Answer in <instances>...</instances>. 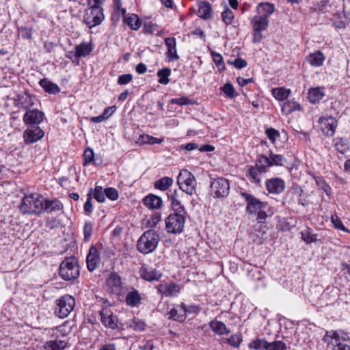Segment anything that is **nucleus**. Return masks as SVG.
<instances>
[{
  "label": "nucleus",
  "instance_id": "1",
  "mask_svg": "<svg viewBox=\"0 0 350 350\" xmlns=\"http://www.w3.org/2000/svg\"><path fill=\"white\" fill-rule=\"evenodd\" d=\"M159 241L160 236L156 230H147L139 238L137 249L141 254H148L157 249Z\"/></svg>",
  "mask_w": 350,
  "mask_h": 350
},
{
  "label": "nucleus",
  "instance_id": "2",
  "mask_svg": "<svg viewBox=\"0 0 350 350\" xmlns=\"http://www.w3.org/2000/svg\"><path fill=\"white\" fill-rule=\"evenodd\" d=\"M44 198L38 194L33 193L25 196L19 206V209L23 214L40 215L43 213Z\"/></svg>",
  "mask_w": 350,
  "mask_h": 350
},
{
  "label": "nucleus",
  "instance_id": "3",
  "mask_svg": "<svg viewBox=\"0 0 350 350\" xmlns=\"http://www.w3.org/2000/svg\"><path fill=\"white\" fill-rule=\"evenodd\" d=\"M59 273L64 280H72L79 275L77 260L74 256L66 258L60 264Z\"/></svg>",
  "mask_w": 350,
  "mask_h": 350
},
{
  "label": "nucleus",
  "instance_id": "4",
  "mask_svg": "<svg viewBox=\"0 0 350 350\" xmlns=\"http://www.w3.org/2000/svg\"><path fill=\"white\" fill-rule=\"evenodd\" d=\"M165 219V229L168 233L180 234L183 231L187 211H174Z\"/></svg>",
  "mask_w": 350,
  "mask_h": 350
},
{
  "label": "nucleus",
  "instance_id": "5",
  "mask_svg": "<svg viewBox=\"0 0 350 350\" xmlns=\"http://www.w3.org/2000/svg\"><path fill=\"white\" fill-rule=\"evenodd\" d=\"M179 189L187 195L192 196L196 192V180L193 174L187 170H181L177 177Z\"/></svg>",
  "mask_w": 350,
  "mask_h": 350
},
{
  "label": "nucleus",
  "instance_id": "6",
  "mask_svg": "<svg viewBox=\"0 0 350 350\" xmlns=\"http://www.w3.org/2000/svg\"><path fill=\"white\" fill-rule=\"evenodd\" d=\"M75 306L74 297L69 295H65L56 301L55 313L58 317L64 319L73 310Z\"/></svg>",
  "mask_w": 350,
  "mask_h": 350
},
{
  "label": "nucleus",
  "instance_id": "7",
  "mask_svg": "<svg viewBox=\"0 0 350 350\" xmlns=\"http://www.w3.org/2000/svg\"><path fill=\"white\" fill-rule=\"evenodd\" d=\"M230 183L224 178L214 179L211 184V193L213 198H224L229 193Z\"/></svg>",
  "mask_w": 350,
  "mask_h": 350
},
{
  "label": "nucleus",
  "instance_id": "8",
  "mask_svg": "<svg viewBox=\"0 0 350 350\" xmlns=\"http://www.w3.org/2000/svg\"><path fill=\"white\" fill-rule=\"evenodd\" d=\"M240 195L245 198L247 202L246 212L249 215L256 214L261 209H266L267 206V203L261 202L259 199L247 192H241Z\"/></svg>",
  "mask_w": 350,
  "mask_h": 350
},
{
  "label": "nucleus",
  "instance_id": "9",
  "mask_svg": "<svg viewBox=\"0 0 350 350\" xmlns=\"http://www.w3.org/2000/svg\"><path fill=\"white\" fill-rule=\"evenodd\" d=\"M106 0H89V10H91L92 18V25H89V29L92 27L100 25L104 19V14L101 5Z\"/></svg>",
  "mask_w": 350,
  "mask_h": 350
},
{
  "label": "nucleus",
  "instance_id": "10",
  "mask_svg": "<svg viewBox=\"0 0 350 350\" xmlns=\"http://www.w3.org/2000/svg\"><path fill=\"white\" fill-rule=\"evenodd\" d=\"M157 293L167 297H177L181 290L180 285L173 282L161 283L157 286Z\"/></svg>",
  "mask_w": 350,
  "mask_h": 350
},
{
  "label": "nucleus",
  "instance_id": "11",
  "mask_svg": "<svg viewBox=\"0 0 350 350\" xmlns=\"http://www.w3.org/2000/svg\"><path fill=\"white\" fill-rule=\"evenodd\" d=\"M184 193L182 190L178 191L174 189V191H170L167 193L168 198L171 201L172 208L174 211L183 212L185 210L183 202H185V198H187V196Z\"/></svg>",
  "mask_w": 350,
  "mask_h": 350
},
{
  "label": "nucleus",
  "instance_id": "12",
  "mask_svg": "<svg viewBox=\"0 0 350 350\" xmlns=\"http://www.w3.org/2000/svg\"><path fill=\"white\" fill-rule=\"evenodd\" d=\"M318 122L323 134L328 137L334 135L338 125V121L336 118L332 116L327 118L321 117Z\"/></svg>",
  "mask_w": 350,
  "mask_h": 350
},
{
  "label": "nucleus",
  "instance_id": "13",
  "mask_svg": "<svg viewBox=\"0 0 350 350\" xmlns=\"http://www.w3.org/2000/svg\"><path fill=\"white\" fill-rule=\"evenodd\" d=\"M13 100L15 107L26 111L34 105L32 96L26 92L17 94L13 98Z\"/></svg>",
  "mask_w": 350,
  "mask_h": 350
},
{
  "label": "nucleus",
  "instance_id": "14",
  "mask_svg": "<svg viewBox=\"0 0 350 350\" xmlns=\"http://www.w3.org/2000/svg\"><path fill=\"white\" fill-rule=\"evenodd\" d=\"M100 319L103 324L110 329H116L118 327V319L113 315L109 308H103L100 312Z\"/></svg>",
  "mask_w": 350,
  "mask_h": 350
},
{
  "label": "nucleus",
  "instance_id": "15",
  "mask_svg": "<svg viewBox=\"0 0 350 350\" xmlns=\"http://www.w3.org/2000/svg\"><path fill=\"white\" fill-rule=\"evenodd\" d=\"M44 118V113L36 109L27 110L23 116V120L25 124H39Z\"/></svg>",
  "mask_w": 350,
  "mask_h": 350
},
{
  "label": "nucleus",
  "instance_id": "16",
  "mask_svg": "<svg viewBox=\"0 0 350 350\" xmlns=\"http://www.w3.org/2000/svg\"><path fill=\"white\" fill-rule=\"evenodd\" d=\"M44 135V131L39 126H31L25 131L23 137L26 144H33L42 139Z\"/></svg>",
  "mask_w": 350,
  "mask_h": 350
},
{
  "label": "nucleus",
  "instance_id": "17",
  "mask_svg": "<svg viewBox=\"0 0 350 350\" xmlns=\"http://www.w3.org/2000/svg\"><path fill=\"white\" fill-rule=\"evenodd\" d=\"M190 311L184 303H181L179 308H172L167 314L169 319L183 322L187 317V313Z\"/></svg>",
  "mask_w": 350,
  "mask_h": 350
},
{
  "label": "nucleus",
  "instance_id": "18",
  "mask_svg": "<svg viewBox=\"0 0 350 350\" xmlns=\"http://www.w3.org/2000/svg\"><path fill=\"white\" fill-rule=\"evenodd\" d=\"M165 44L167 47L165 53L166 58L169 62H174L179 59L176 50V40L174 37H168L165 39Z\"/></svg>",
  "mask_w": 350,
  "mask_h": 350
},
{
  "label": "nucleus",
  "instance_id": "19",
  "mask_svg": "<svg viewBox=\"0 0 350 350\" xmlns=\"http://www.w3.org/2000/svg\"><path fill=\"white\" fill-rule=\"evenodd\" d=\"M141 277L146 281L159 280L163 275L162 273L156 269L143 265L139 270Z\"/></svg>",
  "mask_w": 350,
  "mask_h": 350
},
{
  "label": "nucleus",
  "instance_id": "20",
  "mask_svg": "<svg viewBox=\"0 0 350 350\" xmlns=\"http://www.w3.org/2000/svg\"><path fill=\"white\" fill-rule=\"evenodd\" d=\"M266 188L269 193L279 194L285 188L284 181L279 178H273L266 181Z\"/></svg>",
  "mask_w": 350,
  "mask_h": 350
},
{
  "label": "nucleus",
  "instance_id": "21",
  "mask_svg": "<svg viewBox=\"0 0 350 350\" xmlns=\"http://www.w3.org/2000/svg\"><path fill=\"white\" fill-rule=\"evenodd\" d=\"M269 19L266 16L260 15L255 16L251 21L253 31H262L267 29L269 26Z\"/></svg>",
  "mask_w": 350,
  "mask_h": 350
},
{
  "label": "nucleus",
  "instance_id": "22",
  "mask_svg": "<svg viewBox=\"0 0 350 350\" xmlns=\"http://www.w3.org/2000/svg\"><path fill=\"white\" fill-rule=\"evenodd\" d=\"M143 203L150 209H158L162 206L163 200L161 197L150 193L143 199Z\"/></svg>",
  "mask_w": 350,
  "mask_h": 350
},
{
  "label": "nucleus",
  "instance_id": "23",
  "mask_svg": "<svg viewBox=\"0 0 350 350\" xmlns=\"http://www.w3.org/2000/svg\"><path fill=\"white\" fill-rule=\"evenodd\" d=\"M43 213H53L62 211L63 204L57 199L46 200L44 198Z\"/></svg>",
  "mask_w": 350,
  "mask_h": 350
},
{
  "label": "nucleus",
  "instance_id": "24",
  "mask_svg": "<svg viewBox=\"0 0 350 350\" xmlns=\"http://www.w3.org/2000/svg\"><path fill=\"white\" fill-rule=\"evenodd\" d=\"M67 345L66 340L56 338L46 341L43 348L44 350H64Z\"/></svg>",
  "mask_w": 350,
  "mask_h": 350
},
{
  "label": "nucleus",
  "instance_id": "25",
  "mask_svg": "<svg viewBox=\"0 0 350 350\" xmlns=\"http://www.w3.org/2000/svg\"><path fill=\"white\" fill-rule=\"evenodd\" d=\"M323 88L317 87L308 90V98L310 103L315 104L319 102L325 96Z\"/></svg>",
  "mask_w": 350,
  "mask_h": 350
},
{
  "label": "nucleus",
  "instance_id": "26",
  "mask_svg": "<svg viewBox=\"0 0 350 350\" xmlns=\"http://www.w3.org/2000/svg\"><path fill=\"white\" fill-rule=\"evenodd\" d=\"M92 197L98 202H104L105 200V189L103 190V187L100 186H96L94 191L91 190L89 191V200ZM92 204L90 200H89V213L92 211Z\"/></svg>",
  "mask_w": 350,
  "mask_h": 350
},
{
  "label": "nucleus",
  "instance_id": "27",
  "mask_svg": "<svg viewBox=\"0 0 350 350\" xmlns=\"http://www.w3.org/2000/svg\"><path fill=\"white\" fill-rule=\"evenodd\" d=\"M142 299V295L135 288L129 291L126 296V303L131 307H136L141 304Z\"/></svg>",
  "mask_w": 350,
  "mask_h": 350
},
{
  "label": "nucleus",
  "instance_id": "28",
  "mask_svg": "<svg viewBox=\"0 0 350 350\" xmlns=\"http://www.w3.org/2000/svg\"><path fill=\"white\" fill-rule=\"evenodd\" d=\"M100 262L99 253L94 246L89 249V271L94 270Z\"/></svg>",
  "mask_w": 350,
  "mask_h": 350
},
{
  "label": "nucleus",
  "instance_id": "29",
  "mask_svg": "<svg viewBox=\"0 0 350 350\" xmlns=\"http://www.w3.org/2000/svg\"><path fill=\"white\" fill-rule=\"evenodd\" d=\"M107 285L111 288L113 291L118 292L122 286V280L120 276L117 273H111L107 280Z\"/></svg>",
  "mask_w": 350,
  "mask_h": 350
},
{
  "label": "nucleus",
  "instance_id": "30",
  "mask_svg": "<svg viewBox=\"0 0 350 350\" xmlns=\"http://www.w3.org/2000/svg\"><path fill=\"white\" fill-rule=\"evenodd\" d=\"M39 84L44 89V90L49 94H56L61 90L60 88L57 84L54 83L46 78L40 79Z\"/></svg>",
  "mask_w": 350,
  "mask_h": 350
},
{
  "label": "nucleus",
  "instance_id": "31",
  "mask_svg": "<svg viewBox=\"0 0 350 350\" xmlns=\"http://www.w3.org/2000/svg\"><path fill=\"white\" fill-rule=\"evenodd\" d=\"M212 8L207 1H202L198 5V15L203 19H209L211 17Z\"/></svg>",
  "mask_w": 350,
  "mask_h": 350
},
{
  "label": "nucleus",
  "instance_id": "32",
  "mask_svg": "<svg viewBox=\"0 0 350 350\" xmlns=\"http://www.w3.org/2000/svg\"><path fill=\"white\" fill-rule=\"evenodd\" d=\"M275 11V6L270 3H260L257 8L258 15L266 16L268 19L269 16Z\"/></svg>",
  "mask_w": 350,
  "mask_h": 350
},
{
  "label": "nucleus",
  "instance_id": "33",
  "mask_svg": "<svg viewBox=\"0 0 350 350\" xmlns=\"http://www.w3.org/2000/svg\"><path fill=\"white\" fill-rule=\"evenodd\" d=\"M324 59H325V56H324L323 53L320 51H318L313 53H310L307 57L308 62L312 66H314V67L321 66L323 64Z\"/></svg>",
  "mask_w": 350,
  "mask_h": 350
},
{
  "label": "nucleus",
  "instance_id": "34",
  "mask_svg": "<svg viewBox=\"0 0 350 350\" xmlns=\"http://www.w3.org/2000/svg\"><path fill=\"white\" fill-rule=\"evenodd\" d=\"M209 325L211 329L217 334L224 335L230 333L226 325L221 321H212L210 322Z\"/></svg>",
  "mask_w": 350,
  "mask_h": 350
},
{
  "label": "nucleus",
  "instance_id": "35",
  "mask_svg": "<svg viewBox=\"0 0 350 350\" xmlns=\"http://www.w3.org/2000/svg\"><path fill=\"white\" fill-rule=\"evenodd\" d=\"M124 22L133 30H137L142 25V22L137 14H132L124 18Z\"/></svg>",
  "mask_w": 350,
  "mask_h": 350
},
{
  "label": "nucleus",
  "instance_id": "36",
  "mask_svg": "<svg viewBox=\"0 0 350 350\" xmlns=\"http://www.w3.org/2000/svg\"><path fill=\"white\" fill-rule=\"evenodd\" d=\"M334 141L336 150L338 152L344 154L345 152L349 150V146L347 139L343 137H336L334 139Z\"/></svg>",
  "mask_w": 350,
  "mask_h": 350
},
{
  "label": "nucleus",
  "instance_id": "37",
  "mask_svg": "<svg viewBox=\"0 0 350 350\" xmlns=\"http://www.w3.org/2000/svg\"><path fill=\"white\" fill-rule=\"evenodd\" d=\"M303 192L304 191L300 186H299L298 185H293L290 189L289 193L287 194L286 197V202L288 204L294 203L295 200L293 199V196L300 198L301 197Z\"/></svg>",
  "mask_w": 350,
  "mask_h": 350
},
{
  "label": "nucleus",
  "instance_id": "38",
  "mask_svg": "<svg viewBox=\"0 0 350 350\" xmlns=\"http://www.w3.org/2000/svg\"><path fill=\"white\" fill-rule=\"evenodd\" d=\"M173 182L172 178L165 176L154 183V187L161 191H165L173 184Z\"/></svg>",
  "mask_w": 350,
  "mask_h": 350
},
{
  "label": "nucleus",
  "instance_id": "39",
  "mask_svg": "<svg viewBox=\"0 0 350 350\" xmlns=\"http://www.w3.org/2000/svg\"><path fill=\"white\" fill-rule=\"evenodd\" d=\"M301 105L295 102V101H291V100H287L285 102L282 107V112L289 114L295 111H301Z\"/></svg>",
  "mask_w": 350,
  "mask_h": 350
},
{
  "label": "nucleus",
  "instance_id": "40",
  "mask_svg": "<svg viewBox=\"0 0 350 350\" xmlns=\"http://www.w3.org/2000/svg\"><path fill=\"white\" fill-rule=\"evenodd\" d=\"M256 165L260 168L262 172H266L267 167L272 166L269 156L262 154L258 156Z\"/></svg>",
  "mask_w": 350,
  "mask_h": 350
},
{
  "label": "nucleus",
  "instance_id": "41",
  "mask_svg": "<svg viewBox=\"0 0 350 350\" xmlns=\"http://www.w3.org/2000/svg\"><path fill=\"white\" fill-rule=\"evenodd\" d=\"M290 90L285 88H275L272 90V95L278 100H284L290 94Z\"/></svg>",
  "mask_w": 350,
  "mask_h": 350
},
{
  "label": "nucleus",
  "instance_id": "42",
  "mask_svg": "<svg viewBox=\"0 0 350 350\" xmlns=\"http://www.w3.org/2000/svg\"><path fill=\"white\" fill-rule=\"evenodd\" d=\"M171 72L172 70L170 68L159 69L157 71L158 82L161 84L167 85L170 82L168 77L170 76Z\"/></svg>",
  "mask_w": 350,
  "mask_h": 350
},
{
  "label": "nucleus",
  "instance_id": "43",
  "mask_svg": "<svg viewBox=\"0 0 350 350\" xmlns=\"http://www.w3.org/2000/svg\"><path fill=\"white\" fill-rule=\"evenodd\" d=\"M262 173H265L262 172L260 168L258 166L251 165L249 167V174L250 177V180L252 183H258L260 181V175Z\"/></svg>",
  "mask_w": 350,
  "mask_h": 350
},
{
  "label": "nucleus",
  "instance_id": "44",
  "mask_svg": "<svg viewBox=\"0 0 350 350\" xmlns=\"http://www.w3.org/2000/svg\"><path fill=\"white\" fill-rule=\"evenodd\" d=\"M139 142L142 144H161L163 142V139H159L149 135H142L139 137Z\"/></svg>",
  "mask_w": 350,
  "mask_h": 350
},
{
  "label": "nucleus",
  "instance_id": "45",
  "mask_svg": "<svg viewBox=\"0 0 350 350\" xmlns=\"http://www.w3.org/2000/svg\"><path fill=\"white\" fill-rule=\"evenodd\" d=\"M269 157L272 166H282L286 162V158L282 154H273L271 150H269Z\"/></svg>",
  "mask_w": 350,
  "mask_h": 350
},
{
  "label": "nucleus",
  "instance_id": "46",
  "mask_svg": "<svg viewBox=\"0 0 350 350\" xmlns=\"http://www.w3.org/2000/svg\"><path fill=\"white\" fill-rule=\"evenodd\" d=\"M234 18L233 12L227 6L221 13L222 21L226 25H229L232 23V21Z\"/></svg>",
  "mask_w": 350,
  "mask_h": 350
},
{
  "label": "nucleus",
  "instance_id": "47",
  "mask_svg": "<svg viewBox=\"0 0 350 350\" xmlns=\"http://www.w3.org/2000/svg\"><path fill=\"white\" fill-rule=\"evenodd\" d=\"M267 341L265 339L257 338L249 344V347L254 350H266Z\"/></svg>",
  "mask_w": 350,
  "mask_h": 350
},
{
  "label": "nucleus",
  "instance_id": "48",
  "mask_svg": "<svg viewBox=\"0 0 350 350\" xmlns=\"http://www.w3.org/2000/svg\"><path fill=\"white\" fill-rule=\"evenodd\" d=\"M301 239L308 244L316 242L317 235L310 232V229H306L301 232Z\"/></svg>",
  "mask_w": 350,
  "mask_h": 350
},
{
  "label": "nucleus",
  "instance_id": "49",
  "mask_svg": "<svg viewBox=\"0 0 350 350\" xmlns=\"http://www.w3.org/2000/svg\"><path fill=\"white\" fill-rule=\"evenodd\" d=\"M129 326L136 332H142L145 329L146 325L142 320L134 318L129 321Z\"/></svg>",
  "mask_w": 350,
  "mask_h": 350
},
{
  "label": "nucleus",
  "instance_id": "50",
  "mask_svg": "<svg viewBox=\"0 0 350 350\" xmlns=\"http://www.w3.org/2000/svg\"><path fill=\"white\" fill-rule=\"evenodd\" d=\"M211 55L214 63L219 68V70L221 71V70H224L225 68V65L221 55L213 51H211Z\"/></svg>",
  "mask_w": 350,
  "mask_h": 350
},
{
  "label": "nucleus",
  "instance_id": "51",
  "mask_svg": "<svg viewBox=\"0 0 350 350\" xmlns=\"http://www.w3.org/2000/svg\"><path fill=\"white\" fill-rule=\"evenodd\" d=\"M221 90L226 94V96L230 98H232L237 96L238 94H236L235 90L231 83H227L221 88Z\"/></svg>",
  "mask_w": 350,
  "mask_h": 350
},
{
  "label": "nucleus",
  "instance_id": "52",
  "mask_svg": "<svg viewBox=\"0 0 350 350\" xmlns=\"http://www.w3.org/2000/svg\"><path fill=\"white\" fill-rule=\"evenodd\" d=\"M266 350H286V345L282 341H274L273 342H268L266 346Z\"/></svg>",
  "mask_w": 350,
  "mask_h": 350
},
{
  "label": "nucleus",
  "instance_id": "53",
  "mask_svg": "<svg viewBox=\"0 0 350 350\" xmlns=\"http://www.w3.org/2000/svg\"><path fill=\"white\" fill-rule=\"evenodd\" d=\"M315 181H316L317 185L321 189H322L323 190V191L327 195H330L332 189L322 177H320V176L317 177L315 178Z\"/></svg>",
  "mask_w": 350,
  "mask_h": 350
},
{
  "label": "nucleus",
  "instance_id": "54",
  "mask_svg": "<svg viewBox=\"0 0 350 350\" xmlns=\"http://www.w3.org/2000/svg\"><path fill=\"white\" fill-rule=\"evenodd\" d=\"M77 56L80 60L82 57H85L88 55V44L81 43L75 47Z\"/></svg>",
  "mask_w": 350,
  "mask_h": 350
},
{
  "label": "nucleus",
  "instance_id": "55",
  "mask_svg": "<svg viewBox=\"0 0 350 350\" xmlns=\"http://www.w3.org/2000/svg\"><path fill=\"white\" fill-rule=\"evenodd\" d=\"M265 134L273 144L275 142L276 139L280 136V132L271 127L266 129Z\"/></svg>",
  "mask_w": 350,
  "mask_h": 350
},
{
  "label": "nucleus",
  "instance_id": "56",
  "mask_svg": "<svg viewBox=\"0 0 350 350\" xmlns=\"http://www.w3.org/2000/svg\"><path fill=\"white\" fill-rule=\"evenodd\" d=\"M89 163H92L95 165H100L103 163V158L99 154H95L93 150L89 148Z\"/></svg>",
  "mask_w": 350,
  "mask_h": 350
},
{
  "label": "nucleus",
  "instance_id": "57",
  "mask_svg": "<svg viewBox=\"0 0 350 350\" xmlns=\"http://www.w3.org/2000/svg\"><path fill=\"white\" fill-rule=\"evenodd\" d=\"M105 198L107 197L110 200L114 201L118 198V191L116 189L113 187H108L105 189Z\"/></svg>",
  "mask_w": 350,
  "mask_h": 350
},
{
  "label": "nucleus",
  "instance_id": "58",
  "mask_svg": "<svg viewBox=\"0 0 350 350\" xmlns=\"http://www.w3.org/2000/svg\"><path fill=\"white\" fill-rule=\"evenodd\" d=\"M161 220V213L157 212L152 215L150 219L147 221V226L148 227L153 228L156 226L158 223Z\"/></svg>",
  "mask_w": 350,
  "mask_h": 350
},
{
  "label": "nucleus",
  "instance_id": "59",
  "mask_svg": "<svg viewBox=\"0 0 350 350\" xmlns=\"http://www.w3.org/2000/svg\"><path fill=\"white\" fill-rule=\"evenodd\" d=\"M242 341V336L241 334H234L228 339V342L234 347H238Z\"/></svg>",
  "mask_w": 350,
  "mask_h": 350
},
{
  "label": "nucleus",
  "instance_id": "60",
  "mask_svg": "<svg viewBox=\"0 0 350 350\" xmlns=\"http://www.w3.org/2000/svg\"><path fill=\"white\" fill-rule=\"evenodd\" d=\"M33 30L31 28L21 27L19 29V33L24 39H31Z\"/></svg>",
  "mask_w": 350,
  "mask_h": 350
},
{
  "label": "nucleus",
  "instance_id": "61",
  "mask_svg": "<svg viewBox=\"0 0 350 350\" xmlns=\"http://www.w3.org/2000/svg\"><path fill=\"white\" fill-rule=\"evenodd\" d=\"M133 80V75L131 74H124L120 75L118 79V83L119 85H126Z\"/></svg>",
  "mask_w": 350,
  "mask_h": 350
},
{
  "label": "nucleus",
  "instance_id": "62",
  "mask_svg": "<svg viewBox=\"0 0 350 350\" xmlns=\"http://www.w3.org/2000/svg\"><path fill=\"white\" fill-rule=\"evenodd\" d=\"M331 221L336 228L343 231H347L340 219L338 218L336 215H332Z\"/></svg>",
  "mask_w": 350,
  "mask_h": 350
},
{
  "label": "nucleus",
  "instance_id": "63",
  "mask_svg": "<svg viewBox=\"0 0 350 350\" xmlns=\"http://www.w3.org/2000/svg\"><path fill=\"white\" fill-rule=\"evenodd\" d=\"M171 103L178 105H187L190 104V101L187 97H180L172 98L171 100Z\"/></svg>",
  "mask_w": 350,
  "mask_h": 350
},
{
  "label": "nucleus",
  "instance_id": "64",
  "mask_svg": "<svg viewBox=\"0 0 350 350\" xmlns=\"http://www.w3.org/2000/svg\"><path fill=\"white\" fill-rule=\"evenodd\" d=\"M232 64L234 66L235 68L238 69H241L245 68L247 64L245 59L238 57L234 59V61L232 62Z\"/></svg>",
  "mask_w": 350,
  "mask_h": 350
}]
</instances>
